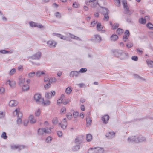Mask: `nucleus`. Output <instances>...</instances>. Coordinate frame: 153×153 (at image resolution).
<instances>
[{"label": "nucleus", "instance_id": "obj_52", "mask_svg": "<svg viewBox=\"0 0 153 153\" xmlns=\"http://www.w3.org/2000/svg\"><path fill=\"white\" fill-rule=\"evenodd\" d=\"M50 82L48 83L44 86L45 88V89H48L50 86Z\"/></svg>", "mask_w": 153, "mask_h": 153}, {"label": "nucleus", "instance_id": "obj_45", "mask_svg": "<svg viewBox=\"0 0 153 153\" xmlns=\"http://www.w3.org/2000/svg\"><path fill=\"white\" fill-rule=\"evenodd\" d=\"M119 26V25L117 24H114L112 27L113 29H114L117 28Z\"/></svg>", "mask_w": 153, "mask_h": 153}, {"label": "nucleus", "instance_id": "obj_55", "mask_svg": "<svg viewBox=\"0 0 153 153\" xmlns=\"http://www.w3.org/2000/svg\"><path fill=\"white\" fill-rule=\"evenodd\" d=\"M80 149L79 147V146H75L73 150L74 151H77Z\"/></svg>", "mask_w": 153, "mask_h": 153}, {"label": "nucleus", "instance_id": "obj_43", "mask_svg": "<svg viewBox=\"0 0 153 153\" xmlns=\"http://www.w3.org/2000/svg\"><path fill=\"white\" fill-rule=\"evenodd\" d=\"M79 4L76 2H74L73 4V6L74 7L77 8L79 7Z\"/></svg>", "mask_w": 153, "mask_h": 153}, {"label": "nucleus", "instance_id": "obj_39", "mask_svg": "<svg viewBox=\"0 0 153 153\" xmlns=\"http://www.w3.org/2000/svg\"><path fill=\"white\" fill-rule=\"evenodd\" d=\"M79 115V113L78 112L75 111L73 113V116L74 117L76 118Z\"/></svg>", "mask_w": 153, "mask_h": 153}, {"label": "nucleus", "instance_id": "obj_30", "mask_svg": "<svg viewBox=\"0 0 153 153\" xmlns=\"http://www.w3.org/2000/svg\"><path fill=\"white\" fill-rule=\"evenodd\" d=\"M41 113V110L39 108L37 110H36L35 112V116H39Z\"/></svg>", "mask_w": 153, "mask_h": 153}, {"label": "nucleus", "instance_id": "obj_10", "mask_svg": "<svg viewBox=\"0 0 153 153\" xmlns=\"http://www.w3.org/2000/svg\"><path fill=\"white\" fill-rule=\"evenodd\" d=\"M7 84L9 85L12 88L14 87L16 85L15 82L13 81H10L8 80L6 82Z\"/></svg>", "mask_w": 153, "mask_h": 153}, {"label": "nucleus", "instance_id": "obj_20", "mask_svg": "<svg viewBox=\"0 0 153 153\" xmlns=\"http://www.w3.org/2000/svg\"><path fill=\"white\" fill-rule=\"evenodd\" d=\"M115 133L113 132H108L106 133V136L107 137H111L115 135Z\"/></svg>", "mask_w": 153, "mask_h": 153}, {"label": "nucleus", "instance_id": "obj_33", "mask_svg": "<svg viewBox=\"0 0 153 153\" xmlns=\"http://www.w3.org/2000/svg\"><path fill=\"white\" fill-rule=\"evenodd\" d=\"M45 74L43 71H38L36 72V76H40L42 75Z\"/></svg>", "mask_w": 153, "mask_h": 153}, {"label": "nucleus", "instance_id": "obj_9", "mask_svg": "<svg viewBox=\"0 0 153 153\" xmlns=\"http://www.w3.org/2000/svg\"><path fill=\"white\" fill-rule=\"evenodd\" d=\"M29 24L30 26L32 27H37L39 28H42L43 27V26L42 25H38L37 23H35L34 22H30Z\"/></svg>", "mask_w": 153, "mask_h": 153}, {"label": "nucleus", "instance_id": "obj_44", "mask_svg": "<svg viewBox=\"0 0 153 153\" xmlns=\"http://www.w3.org/2000/svg\"><path fill=\"white\" fill-rule=\"evenodd\" d=\"M59 37L61 39H63L65 40H68V38L67 37L64 36L62 35H59Z\"/></svg>", "mask_w": 153, "mask_h": 153}, {"label": "nucleus", "instance_id": "obj_32", "mask_svg": "<svg viewBox=\"0 0 153 153\" xmlns=\"http://www.w3.org/2000/svg\"><path fill=\"white\" fill-rule=\"evenodd\" d=\"M45 97L48 98H51V93L50 92H46L45 94Z\"/></svg>", "mask_w": 153, "mask_h": 153}, {"label": "nucleus", "instance_id": "obj_1", "mask_svg": "<svg viewBox=\"0 0 153 153\" xmlns=\"http://www.w3.org/2000/svg\"><path fill=\"white\" fill-rule=\"evenodd\" d=\"M103 149L99 147L90 148L88 151V153H102L103 152Z\"/></svg>", "mask_w": 153, "mask_h": 153}, {"label": "nucleus", "instance_id": "obj_27", "mask_svg": "<svg viewBox=\"0 0 153 153\" xmlns=\"http://www.w3.org/2000/svg\"><path fill=\"white\" fill-rule=\"evenodd\" d=\"M86 121L87 125H90L91 124L92 120L90 117H87L86 119Z\"/></svg>", "mask_w": 153, "mask_h": 153}, {"label": "nucleus", "instance_id": "obj_40", "mask_svg": "<svg viewBox=\"0 0 153 153\" xmlns=\"http://www.w3.org/2000/svg\"><path fill=\"white\" fill-rule=\"evenodd\" d=\"M52 123L54 124H56L58 123V119L56 117L54 118L52 120Z\"/></svg>", "mask_w": 153, "mask_h": 153}, {"label": "nucleus", "instance_id": "obj_24", "mask_svg": "<svg viewBox=\"0 0 153 153\" xmlns=\"http://www.w3.org/2000/svg\"><path fill=\"white\" fill-rule=\"evenodd\" d=\"M118 39V36L116 34H113L111 37V40L113 41H115Z\"/></svg>", "mask_w": 153, "mask_h": 153}, {"label": "nucleus", "instance_id": "obj_56", "mask_svg": "<svg viewBox=\"0 0 153 153\" xmlns=\"http://www.w3.org/2000/svg\"><path fill=\"white\" fill-rule=\"evenodd\" d=\"M96 0H90L89 2L91 3V2H93V3H94L95 2H96V5L97 4L98 5V3L97 1H96Z\"/></svg>", "mask_w": 153, "mask_h": 153}, {"label": "nucleus", "instance_id": "obj_4", "mask_svg": "<svg viewBox=\"0 0 153 153\" xmlns=\"http://www.w3.org/2000/svg\"><path fill=\"white\" fill-rule=\"evenodd\" d=\"M34 100L37 102H41L42 100H43L41 94L39 93H36L34 96Z\"/></svg>", "mask_w": 153, "mask_h": 153}, {"label": "nucleus", "instance_id": "obj_19", "mask_svg": "<svg viewBox=\"0 0 153 153\" xmlns=\"http://www.w3.org/2000/svg\"><path fill=\"white\" fill-rule=\"evenodd\" d=\"M22 90L24 91H27L29 89V85L27 84H24L22 86Z\"/></svg>", "mask_w": 153, "mask_h": 153}, {"label": "nucleus", "instance_id": "obj_17", "mask_svg": "<svg viewBox=\"0 0 153 153\" xmlns=\"http://www.w3.org/2000/svg\"><path fill=\"white\" fill-rule=\"evenodd\" d=\"M29 119L30 122L32 123H35L36 121L33 115H30L29 117Z\"/></svg>", "mask_w": 153, "mask_h": 153}, {"label": "nucleus", "instance_id": "obj_53", "mask_svg": "<svg viewBox=\"0 0 153 153\" xmlns=\"http://www.w3.org/2000/svg\"><path fill=\"white\" fill-rule=\"evenodd\" d=\"M4 113L0 111V118H2L4 117Z\"/></svg>", "mask_w": 153, "mask_h": 153}, {"label": "nucleus", "instance_id": "obj_22", "mask_svg": "<svg viewBox=\"0 0 153 153\" xmlns=\"http://www.w3.org/2000/svg\"><path fill=\"white\" fill-rule=\"evenodd\" d=\"M72 90V88L71 87H68L66 89L65 92L67 94H69L71 93Z\"/></svg>", "mask_w": 153, "mask_h": 153}, {"label": "nucleus", "instance_id": "obj_60", "mask_svg": "<svg viewBox=\"0 0 153 153\" xmlns=\"http://www.w3.org/2000/svg\"><path fill=\"white\" fill-rule=\"evenodd\" d=\"M57 134L59 137H61L62 136V132L60 131H59L57 132Z\"/></svg>", "mask_w": 153, "mask_h": 153}, {"label": "nucleus", "instance_id": "obj_25", "mask_svg": "<svg viewBox=\"0 0 153 153\" xmlns=\"http://www.w3.org/2000/svg\"><path fill=\"white\" fill-rule=\"evenodd\" d=\"M64 98V95H62L61 96L60 98L59 99L57 100V104H59L61 103L62 102V101L63 99Z\"/></svg>", "mask_w": 153, "mask_h": 153}, {"label": "nucleus", "instance_id": "obj_3", "mask_svg": "<svg viewBox=\"0 0 153 153\" xmlns=\"http://www.w3.org/2000/svg\"><path fill=\"white\" fill-rule=\"evenodd\" d=\"M122 3L124 9L125 13L130 15L133 13V11L132 10H129L127 6L126 1L125 0H123Z\"/></svg>", "mask_w": 153, "mask_h": 153}, {"label": "nucleus", "instance_id": "obj_38", "mask_svg": "<svg viewBox=\"0 0 153 153\" xmlns=\"http://www.w3.org/2000/svg\"><path fill=\"white\" fill-rule=\"evenodd\" d=\"M1 137L4 139H6L7 138L6 133L5 132H3L2 134Z\"/></svg>", "mask_w": 153, "mask_h": 153}, {"label": "nucleus", "instance_id": "obj_63", "mask_svg": "<svg viewBox=\"0 0 153 153\" xmlns=\"http://www.w3.org/2000/svg\"><path fill=\"white\" fill-rule=\"evenodd\" d=\"M80 108L82 111H84L85 110V107L83 105H82L81 106Z\"/></svg>", "mask_w": 153, "mask_h": 153}, {"label": "nucleus", "instance_id": "obj_31", "mask_svg": "<svg viewBox=\"0 0 153 153\" xmlns=\"http://www.w3.org/2000/svg\"><path fill=\"white\" fill-rule=\"evenodd\" d=\"M123 32V30L120 29V28H118L117 29L116 31V33L119 35H121Z\"/></svg>", "mask_w": 153, "mask_h": 153}, {"label": "nucleus", "instance_id": "obj_14", "mask_svg": "<svg viewBox=\"0 0 153 153\" xmlns=\"http://www.w3.org/2000/svg\"><path fill=\"white\" fill-rule=\"evenodd\" d=\"M18 104L17 101L14 100H11L9 102V105L10 107H14L16 106Z\"/></svg>", "mask_w": 153, "mask_h": 153}, {"label": "nucleus", "instance_id": "obj_23", "mask_svg": "<svg viewBox=\"0 0 153 153\" xmlns=\"http://www.w3.org/2000/svg\"><path fill=\"white\" fill-rule=\"evenodd\" d=\"M146 62L149 66L151 68H153V61L148 60H146Z\"/></svg>", "mask_w": 153, "mask_h": 153}, {"label": "nucleus", "instance_id": "obj_58", "mask_svg": "<svg viewBox=\"0 0 153 153\" xmlns=\"http://www.w3.org/2000/svg\"><path fill=\"white\" fill-rule=\"evenodd\" d=\"M132 59L134 61H137L138 60V57L136 56H133L132 57Z\"/></svg>", "mask_w": 153, "mask_h": 153}, {"label": "nucleus", "instance_id": "obj_21", "mask_svg": "<svg viewBox=\"0 0 153 153\" xmlns=\"http://www.w3.org/2000/svg\"><path fill=\"white\" fill-rule=\"evenodd\" d=\"M25 82V78L24 77H21L19 78V84L20 85L24 84Z\"/></svg>", "mask_w": 153, "mask_h": 153}, {"label": "nucleus", "instance_id": "obj_26", "mask_svg": "<svg viewBox=\"0 0 153 153\" xmlns=\"http://www.w3.org/2000/svg\"><path fill=\"white\" fill-rule=\"evenodd\" d=\"M146 18L144 19L141 18L139 19V22L140 23L145 24L146 22Z\"/></svg>", "mask_w": 153, "mask_h": 153}, {"label": "nucleus", "instance_id": "obj_61", "mask_svg": "<svg viewBox=\"0 0 153 153\" xmlns=\"http://www.w3.org/2000/svg\"><path fill=\"white\" fill-rule=\"evenodd\" d=\"M4 91V88L1 87L0 89V92L1 93H3Z\"/></svg>", "mask_w": 153, "mask_h": 153}, {"label": "nucleus", "instance_id": "obj_57", "mask_svg": "<svg viewBox=\"0 0 153 153\" xmlns=\"http://www.w3.org/2000/svg\"><path fill=\"white\" fill-rule=\"evenodd\" d=\"M137 52H139L140 54L141 55L143 53V51L140 49L138 48L137 49Z\"/></svg>", "mask_w": 153, "mask_h": 153}, {"label": "nucleus", "instance_id": "obj_15", "mask_svg": "<svg viewBox=\"0 0 153 153\" xmlns=\"http://www.w3.org/2000/svg\"><path fill=\"white\" fill-rule=\"evenodd\" d=\"M41 56L40 52H38L35 55L33 56L32 58L33 59H38Z\"/></svg>", "mask_w": 153, "mask_h": 153}, {"label": "nucleus", "instance_id": "obj_50", "mask_svg": "<svg viewBox=\"0 0 153 153\" xmlns=\"http://www.w3.org/2000/svg\"><path fill=\"white\" fill-rule=\"evenodd\" d=\"M52 139V137H48L46 139V141L48 143L51 141Z\"/></svg>", "mask_w": 153, "mask_h": 153}, {"label": "nucleus", "instance_id": "obj_64", "mask_svg": "<svg viewBox=\"0 0 153 153\" xmlns=\"http://www.w3.org/2000/svg\"><path fill=\"white\" fill-rule=\"evenodd\" d=\"M97 23V22L95 21H94L91 22V26H94V25H93V24L95 25Z\"/></svg>", "mask_w": 153, "mask_h": 153}, {"label": "nucleus", "instance_id": "obj_16", "mask_svg": "<svg viewBox=\"0 0 153 153\" xmlns=\"http://www.w3.org/2000/svg\"><path fill=\"white\" fill-rule=\"evenodd\" d=\"M103 10H105L106 13H106L104 15V19L105 20L108 21L109 18V17L108 15V9H103Z\"/></svg>", "mask_w": 153, "mask_h": 153}, {"label": "nucleus", "instance_id": "obj_47", "mask_svg": "<svg viewBox=\"0 0 153 153\" xmlns=\"http://www.w3.org/2000/svg\"><path fill=\"white\" fill-rule=\"evenodd\" d=\"M95 38L97 39V40L98 41H100L101 40V38L100 36L98 35H95Z\"/></svg>", "mask_w": 153, "mask_h": 153}, {"label": "nucleus", "instance_id": "obj_48", "mask_svg": "<svg viewBox=\"0 0 153 153\" xmlns=\"http://www.w3.org/2000/svg\"><path fill=\"white\" fill-rule=\"evenodd\" d=\"M114 1H115V3L116 5L117 6H119L120 4V0H114Z\"/></svg>", "mask_w": 153, "mask_h": 153}, {"label": "nucleus", "instance_id": "obj_29", "mask_svg": "<svg viewBox=\"0 0 153 153\" xmlns=\"http://www.w3.org/2000/svg\"><path fill=\"white\" fill-rule=\"evenodd\" d=\"M92 139V136L90 134H88L86 136V140L88 141H90Z\"/></svg>", "mask_w": 153, "mask_h": 153}, {"label": "nucleus", "instance_id": "obj_54", "mask_svg": "<svg viewBox=\"0 0 153 153\" xmlns=\"http://www.w3.org/2000/svg\"><path fill=\"white\" fill-rule=\"evenodd\" d=\"M72 117V114L71 113H68L66 114V117L69 119L71 118Z\"/></svg>", "mask_w": 153, "mask_h": 153}, {"label": "nucleus", "instance_id": "obj_11", "mask_svg": "<svg viewBox=\"0 0 153 153\" xmlns=\"http://www.w3.org/2000/svg\"><path fill=\"white\" fill-rule=\"evenodd\" d=\"M83 137L82 136H78L75 140V143H80L82 141Z\"/></svg>", "mask_w": 153, "mask_h": 153}, {"label": "nucleus", "instance_id": "obj_41", "mask_svg": "<svg viewBox=\"0 0 153 153\" xmlns=\"http://www.w3.org/2000/svg\"><path fill=\"white\" fill-rule=\"evenodd\" d=\"M0 52H1V53H3V54H5V53H11L13 52V51H11V52H10L8 51H6L4 50H3L0 51Z\"/></svg>", "mask_w": 153, "mask_h": 153}, {"label": "nucleus", "instance_id": "obj_46", "mask_svg": "<svg viewBox=\"0 0 153 153\" xmlns=\"http://www.w3.org/2000/svg\"><path fill=\"white\" fill-rule=\"evenodd\" d=\"M133 46V44L132 43H128L126 45L127 47L128 48H130L132 47Z\"/></svg>", "mask_w": 153, "mask_h": 153}, {"label": "nucleus", "instance_id": "obj_13", "mask_svg": "<svg viewBox=\"0 0 153 153\" xmlns=\"http://www.w3.org/2000/svg\"><path fill=\"white\" fill-rule=\"evenodd\" d=\"M109 116L106 115L102 117V120L104 123H108L109 120Z\"/></svg>", "mask_w": 153, "mask_h": 153}, {"label": "nucleus", "instance_id": "obj_51", "mask_svg": "<svg viewBox=\"0 0 153 153\" xmlns=\"http://www.w3.org/2000/svg\"><path fill=\"white\" fill-rule=\"evenodd\" d=\"M87 69L86 68H82L80 70L79 72L81 73H83L86 72L87 71Z\"/></svg>", "mask_w": 153, "mask_h": 153}, {"label": "nucleus", "instance_id": "obj_49", "mask_svg": "<svg viewBox=\"0 0 153 153\" xmlns=\"http://www.w3.org/2000/svg\"><path fill=\"white\" fill-rule=\"evenodd\" d=\"M51 80L49 79V78L46 77L44 78V81L45 82H47L48 81L49 82H51Z\"/></svg>", "mask_w": 153, "mask_h": 153}, {"label": "nucleus", "instance_id": "obj_5", "mask_svg": "<svg viewBox=\"0 0 153 153\" xmlns=\"http://www.w3.org/2000/svg\"><path fill=\"white\" fill-rule=\"evenodd\" d=\"M51 129H46L45 128H39L38 131V134L40 135H42L44 133H50L51 132Z\"/></svg>", "mask_w": 153, "mask_h": 153}, {"label": "nucleus", "instance_id": "obj_2", "mask_svg": "<svg viewBox=\"0 0 153 153\" xmlns=\"http://www.w3.org/2000/svg\"><path fill=\"white\" fill-rule=\"evenodd\" d=\"M20 109L19 108H17L15 111L13 112V114L14 115H17V117H18L17 120V123L18 124H19L22 123V120L21 118L22 116V114L21 112H20Z\"/></svg>", "mask_w": 153, "mask_h": 153}, {"label": "nucleus", "instance_id": "obj_62", "mask_svg": "<svg viewBox=\"0 0 153 153\" xmlns=\"http://www.w3.org/2000/svg\"><path fill=\"white\" fill-rule=\"evenodd\" d=\"M51 97L54 96L56 94V92L54 91H51Z\"/></svg>", "mask_w": 153, "mask_h": 153}, {"label": "nucleus", "instance_id": "obj_6", "mask_svg": "<svg viewBox=\"0 0 153 153\" xmlns=\"http://www.w3.org/2000/svg\"><path fill=\"white\" fill-rule=\"evenodd\" d=\"M47 44L50 47H55L57 45L56 42L53 40H49L47 42Z\"/></svg>", "mask_w": 153, "mask_h": 153}, {"label": "nucleus", "instance_id": "obj_34", "mask_svg": "<svg viewBox=\"0 0 153 153\" xmlns=\"http://www.w3.org/2000/svg\"><path fill=\"white\" fill-rule=\"evenodd\" d=\"M147 27L149 29L153 28V25L151 23H148L146 25Z\"/></svg>", "mask_w": 153, "mask_h": 153}, {"label": "nucleus", "instance_id": "obj_12", "mask_svg": "<svg viewBox=\"0 0 153 153\" xmlns=\"http://www.w3.org/2000/svg\"><path fill=\"white\" fill-rule=\"evenodd\" d=\"M41 104L44 106H47L51 104V102L49 100H44L43 98V100H42Z\"/></svg>", "mask_w": 153, "mask_h": 153}, {"label": "nucleus", "instance_id": "obj_37", "mask_svg": "<svg viewBox=\"0 0 153 153\" xmlns=\"http://www.w3.org/2000/svg\"><path fill=\"white\" fill-rule=\"evenodd\" d=\"M66 111V108L65 107L62 108L60 110V113L61 114H62L65 113Z\"/></svg>", "mask_w": 153, "mask_h": 153}, {"label": "nucleus", "instance_id": "obj_28", "mask_svg": "<svg viewBox=\"0 0 153 153\" xmlns=\"http://www.w3.org/2000/svg\"><path fill=\"white\" fill-rule=\"evenodd\" d=\"M97 29L98 30H101L102 29V26L100 23H98L97 24Z\"/></svg>", "mask_w": 153, "mask_h": 153}, {"label": "nucleus", "instance_id": "obj_8", "mask_svg": "<svg viewBox=\"0 0 153 153\" xmlns=\"http://www.w3.org/2000/svg\"><path fill=\"white\" fill-rule=\"evenodd\" d=\"M60 124L62 128L64 129L66 128L67 126V123L65 118L63 119Z\"/></svg>", "mask_w": 153, "mask_h": 153}, {"label": "nucleus", "instance_id": "obj_35", "mask_svg": "<svg viewBox=\"0 0 153 153\" xmlns=\"http://www.w3.org/2000/svg\"><path fill=\"white\" fill-rule=\"evenodd\" d=\"M16 71V70L15 68H13L9 72V74L10 75H12Z\"/></svg>", "mask_w": 153, "mask_h": 153}, {"label": "nucleus", "instance_id": "obj_42", "mask_svg": "<svg viewBox=\"0 0 153 153\" xmlns=\"http://www.w3.org/2000/svg\"><path fill=\"white\" fill-rule=\"evenodd\" d=\"M35 74V72H31L28 74V76L29 77L33 76Z\"/></svg>", "mask_w": 153, "mask_h": 153}, {"label": "nucleus", "instance_id": "obj_18", "mask_svg": "<svg viewBox=\"0 0 153 153\" xmlns=\"http://www.w3.org/2000/svg\"><path fill=\"white\" fill-rule=\"evenodd\" d=\"M79 74V72L76 71H71L70 74V76L71 77H74V76H77Z\"/></svg>", "mask_w": 153, "mask_h": 153}, {"label": "nucleus", "instance_id": "obj_59", "mask_svg": "<svg viewBox=\"0 0 153 153\" xmlns=\"http://www.w3.org/2000/svg\"><path fill=\"white\" fill-rule=\"evenodd\" d=\"M55 16L56 17H61L60 14V13L58 12H57L56 13Z\"/></svg>", "mask_w": 153, "mask_h": 153}, {"label": "nucleus", "instance_id": "obj_7", "mask_svg": "<svg viewBox=\"0 0 153 153\" xmlns=\"http://www.w3.org/2000/svg\"><path fill=\"white\" fill-rule=\"evenodd\" d=\"M129 35V31L126 30L125 33V35L123 36V39L124 40V41L126 42L128 40V38Z\"/></svg>", "mask_w": 153, "mask_h": 153}, {"label": "nucleus", "instance_id": "obj_36", "mask_svg": "<svg viewBox=\"0 0 153 153\" xmlns=\"http://www.w3.org/2000/svg\"><path fill=\"white\" fill-rule=\"evenodd\" d=\"M69 36L72 39H79V37H78L76 36L73 35L71 34L70 33H69Z\"/></svg>", "mask_w": 153, "mask_h": 153}]
</instances>
